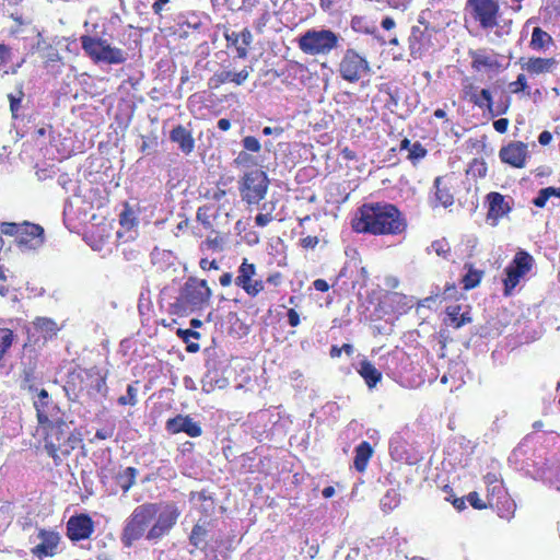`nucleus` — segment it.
<instances>
[{"instance_id":"09e8293b","label":"nucleus","mask_w":560,"mask_h":560,"mask_svg":"<svg viewBox=\"0 0 560 560\" xmlns=\"http://www.w3.org/2000/svg\"><path fill=\"white\" fill-rule=\"evenodd\" d=\"M209 381H203L202 388L205 392L210 393L214 389V387L224 388L226 386L228 381L225 378H218L208 375Z\"/></svg>"},{"instance_id":"338daca9","label":"nucleus","mask_w":560,"mask_h":560,"mask_svg":"<svg viewBox=\"0 0 560 560\" xmlns=\"http://www.w3.org/2000/svg\"><path fill=\"white\" fill-rule=\"evenodd\" d=\"M60 55L56 49H50V51L47 54L46 62L47 63H54L60 61Z\"/></svg>"},{"instance_id":"423d86ee","label":"nucleus","mask_w":560,"mask_h":560,"mask_svg":"<svg viewBox=\"0 0 560 560\" xmlns=\"http://www.w3.org/2000/svg\"><path fill=\"white\" fill-rule=\"evenodd\" d=\"M268 186L267 174L260 170H253L243 177L240 187L242 199L248 205H257L265 198Z\"/></svg>"},{"instance_id":"3c124183","label":"nucleus","mask_w":560,"mask_h":560,"mask_svg":"<svg viewBox=\"0 0 560 560\" xmlns=\"http://www.w3.org/2000/svg\"><path fill=\"white\" fill-rule=\"evenodd\" d=\"M425 154L427 150L419 142H415L411 144V148L409 149L408 158L410 160L417 161L424 158Z\"/></svg>"},{"instance_id":"de8ad7c7","label":"nucleus","mask_w":560,"mask_h":560,"mask_svg":"<svg viewBox=\"0 0 560 560\" xmlns=\"http://www.w3.org/2000/svg\"><path fill=\"white\" fill-rule=\"evenodd\" d=\"M270 20H271L270 12L268 10H265L261 13V15L254 21V24H253L254 30L259 34L264 33V30Z\"/></svg>"},{"instance_id":"2f4dec72","label":"nucleus","mask_w":560,"mask_h":560,"mask_svg":"<svg viewBox=\"0 0 560 560\" xmlns=\"http://www.w3.org/2000/svg\"><path fill=\"white\" fill-rule=\"evenodd\" d=\"M479 97L481 98V101H483L485 107L488 108V110L490 112V114L492 116H499L501 114H504L508 110V105H505L502 108L498 107L497 109H493L491 92L487 89H482L480 91Z\"/></svg>"},{"instance_id":"473e14b6","label":"nucleus","mask_w":560,"mask_h":560,"mask_svg":"<svg viewBox=\"0 0 560 560\" xmlns=\"http://www.w3.org/2000/svg\"><path fill=\"white\" fill-rule=\"evenodd\" d=\"M138 383L129 384L127 386V393L126 395H122L118 398V404L126 406H135L138 402L137 395H138Z\"/></svg>"},{"instance_id":"58836bf2","label":"nucleus","mask_w":560,"mask_h":560,"mask_svg":"<svg viewBox=\"0 0 560 560\" xmlns=\"http://www.w3.org/2000/svg\"><path fill=\"white\" fill-rule=\"evenodd\" d=\"M24 92L22 84L19 86L18 95L9 94L8 98L10 102V110L13 118H18V112L21 107V102L23 100Z\"/></svg>"},{"instance_id":"5fc2aeb1","label":"nucleus","mask_w":560,"mask_h":560,"mask_svg":"<svg viewBox=\"0 0 560 560\" xmlns=\"http://www.w3.org/2000/svg\"><path fill=\"white\" fill-rule=\"evenodd\" d=\"M272 221V215L270 213H259L255 218V222L258 226H266L268 223Z\"/></svg>"},{"instance_id":"6e6552de","label":"nucleus","mask_w":560,"mask_h":560,"mask_svg":"<svg viewBox=\"0 0 560 560\" xmlns=\"http://www.w3.org/2000/svg\"><path fill=\"white\" fill-rule=\"evenodd\" d=\"M471 16L482 28H493L498 25L500 7L495 0H467Z\"/></svg>"},{"instance_id":"79ce46f5","label":"nucleus","mask_w":560,"mask_h":560,"mask_svg":"<svg viewBox=\"0 0 560 560\" xmlns=\"http://www.w3.org/2000/svg\"><path fill=\"white\" fill-rule=\"evenodd\" d=\"M172 289L164 288L160 293V303L162 307H165L170 314L173 313L175 303L172 301Z\"/></svg>"},{"instance_id":"b1692460","label":"nucleus","mask_w":560,"mask_h":560,"mask_svg":"<svg viewBox=\"0 0 560 560\" xmlns=\"http://www.w3.org/2000/svg\"><path fill=\"white\" fill-rule=\"evenodd\" d=\"M50 404V397L46 389H40L37 395V399L34 401V407L37 411V418L39 423L44 424L48 422V417L46 415L47 408Z\"/></svg>"},{"instance_id":"dca6fc26","label":"nucleus","mask_w":560,"mask_h":560,"mask_svg":"<svg viewBox=\"0 0 560 560\" xmlns=\"http://www.w3.org/2000/svg\"><path fill=\"white\" fill-rule=\"evenodd\" d=\"M201 16L197 13H182L177 15V36L180 38H198Z\"/></svg>"},{"instance_id":"f03ea898","label":"nucleus","mask_w":560,"mask_h":560,"mask_svg":"<svg viewBox=\"0 0 560 560\" xmlns=\"http://www.w3.org/2000/svg\"><path fill=\"white\" fill-rule=\"evenodd\" d=\"M81 439L74 434L69 424L63 421H57L48 429L45 439V451L54 459L56 465L62 462V457L70 453L79 445Z\"/></svg>"},{"instance_id":"774afa93","label":"nucleus","mask_w":560,"mask_h":560,"mask_svg":"<svg viewBox=\"0 0 560 560\" xmlns=\"http://www.w3.org/2000/svg\"><path fill=\"white\" fill-rule=\"evenodd\" d=\"M200 267L203 269V270H209V269H219V266L217 264L215 260H208V259H201L200 260Z\"/></svg>"},{"instance_id":"c9c22d12","label":"nucleus","mask_w":560,"mask_h":560,"mask_svg":"<svg viewBox=\"0 0 560 560\" xmlns=\"http://www.w3.org/2000/svg\"><path fill=\"white\" fill-rule=\"evenodd\" d=\"M459 307L453 308L448 315L451 319V325L455 328H460L462 326L471 322V317L468 313L458 314Z\"/></svg>"},{"instance_id":"7c9ffc66","label":"nucleus","mask_w":560,"mask_h":560,"mask_svg":"<svg viewBox=\"0 0 560 560\" xmlns=\"http://www.w3.org/2000/svg\"><path fill=\"white\" fill-rule=\"evenodd\" d=\"M442 179L438 177L434 182L435 186V201L436 203L448 207L453 203V196L450 194V191L446 188L441 187Z\"/></svg>"},{"instance_id":"aec40b11","label":"nucleus","mask_w":560,"mask_h":560,"mask_svg":"<svg viewBox=\"0 0 560 560\" xmlns=\"http://www.w3.org/2000/svg\"><path fill=\"white\" fill-rule=\"evenodd\" d=\"M558 62L555 58H529L526 62L522 63V69L530 74L549 73L555 70Z\"/></svg>"},{"instance_id":"f704fd0d","label":"nucleus","mask_w":560,"mask_h":560,"mask_svg":"<svg viewBox=\"0 0 560 560\" xmlns=\"http://www.w3.org/2000/svg\"><path fill=\"white\" fill-rule=\"evenodd\" d=\"M429 250L434 252L438 256L448 259L451 253V246L445 238L436 240L432 242Z\"/></svg>"},{"instance_id":"4c0bfd02","label":"nucleus","mask_w":560,"mask_h":560,"mask_svg":"<svg viewBox=\"0 0 560 560\" xmlns=\"http://www.w3.org/2000/svg\"><path fill=\"white\" fill-rule=\"evenodd\" d=\"M482 272L469 269L463 278L464 288L466 290L477 287L481 280Z\"/></svg>"},{"instance_id":"9d476101","label":"nucleus","mask_w":560,"mask_h":560,"mask_svg":"<svg viewBox=\"0 0 560 560\" xmlns=\"http://www.w3.org/2000/svg\"><path fill=\"white\" fill-rule=\"evenodd\" d=\"M256 266L249 264L246 258L238 267L237 277L235 278V284L242 288L249 296L254 298L264 290V282L261 280H255Z\"/></svg>"},{"instance_id":"ddd939ff","label":"nucleus","mask_w":560,"mask_h":560,"mask_svg":"<svg viewBox=\"0 0 560 560\" xmlns=\"http://www.w3.org/2000/svg\"><path fill=\"white\" fill-rule=\"evenodd\" d=\"M45 243L44 229L27 221L23 222L22 232L19 237V246L22 249L36 250Z\"/></svg>"},{"instance_id":"6ab92c4d","label":"nucleus","mask_w":560,"mask_h":560,"mask_svg":"<svg viewBox=\"0 0 560 560\" xmlns=\"http://www.w3.org/2000/svg\"><path fill=\"white\" fill-rule=\"evenodd\" d=\"M175 523V510L166 509L159 514L156 523L148 532L147 538L150 540L159 539L163 535L167 534L173 524Z\"/></svg>"},{"instance_id":"f8f14e48","label":"nucleus","mask_w":560,"mask_h":560,"mask_svg":"<svg viewBox=\"0 0 560 560\" xmlns=\"http://www.w3.org/2000/svg\"><path fill=\"white\" fill-rule=\"evenodd\" d=\"M94 532V523L86 514L71 516L67 522V536L72 541L89 538Z\"/></svg>"},{"instance_id":"c85d7f7f","label":"nucleus","mask_w":560,"mask_h":560,"mask_svg":"<svg viewBox=\"0 0 560 560\" xmlns=\"http://www.w3.org/2000/svg\"><path fill=\"white\" fill-rule=\"evenodd\" d=\"M225 39L229 45L237 46L244 44L245 46H249L253 42L252 33L245 28L241 33L231 32L225 33Z\"/></svg>"},{"instance_id":"393cba45","label":"nucleus","mask_w":560,"mask_h":560,"mask_svg":"<svg viewBox=\"0 0 560 560\" xmlns=\"http://www.w3.org/2000/svg\"><path fill=\"white\" fill-rule=\"evenodd\" d=\"M137 472L138 470L136 468L127 467L116 475V482L122 489L124 493L133 486Z\"/></svg>"},{"instance_id":"69168bd1","label":"nucleus","mask_w":560,"mask_h":560,"mask_svg":"<svg viewBox=\"0 0 560 560\" xmlns=\"http://www.w3.org/2000/svg\"><path fill=\"white\" fill-rule=\"evenodd\" d=\"M552 140V135L549 132V131H542L539 137H538V141L541 145H547L551 142Z\"/></svg>"},{"instance_id":"e2e57ef3","label":"nucleus","mask_w":560,"mask_h":560,"mask_svg":"<svg viewBox=\"0 0 560 560\" xmlns=\"http://www.w3.org/2000/svg\"><path fill=\"white\" fill-rule=\"evenodd\" d=\"M313 287L315 290L320 291V292H326L329 290V284L324 279H316L313 282Z\"/></svg>"},{"instance_id":"72a5a7b5","label":"nucleus","mask_w":560,"mask_h":560,"mask_svg":"<svg viewBox=\"0 0 560 560\" xmlns=\"http://www.w3.org/2000/svg\"><path fill=\"white\" fill-rule=\"evenodd\" d=\"M35 326L37 327V329H39L40 331L45 332L50 337L56 335L58 330L57 324L52 319L46 317L37 318L35 322Z\"/></svg>"},{"instance_id":"a19ab883","label":"nucleus","mask_w":560,"mask_h":560,"mask_svg":"<svg viewBox=\"0 0 560 560\" xmlns=\"http://www.w3.org/2000/svg\"><path fill=\"white\" fill-rule=\"evenodd\" d=\"M495 63L494 59L491 56L485 54H476L474 56L472 66L477 70L481 68H491Z\"/></svg>"},{"instance_id":"37998d69","label":"nucleus","mask_w":560,"mask_h":560,"mask_svg":"<svg viewBox=\"0 0 560 560\" xmlns=\"http://www.w3.org/2000/svg\"><path fill=\"white\" fill-rule=\"evenodd\" d=\"M237 166L250 167L257 164L256 159L246 151H241L234 160Z\"/></svg>"},{"instance_id":"9b49d317","label":"nucleus","mask_w":560,"mask_h":560,"mask_svg":"<svg viewBox=\"0 0 560 560\" xmlns=\"http://www.w3.org/2000/svg\"><path fill=\"white\" fill-rule=\"evenodd\" d=\"M183 299L192 306H199L211 296L206 280L189 279L183 289Z\"/></svg>"},{"instance_id":"a211bd4d","label":"nucleus","mask_w":560,"mask_h":560,"mask_svg":"<svg viewBox=\"0 0 560 560\" xmlns=\"http://www.w3.org/2000/svg\"><path fill=\"white\" fill-rule=\"evenodd\" d=\"M487 198L489 203L487 220L490 221L491 225H497L499 219L510 211L509 203L499 192H490Z\"/></svg>"},{"instance_id":"cd10ccee","label":"nucleus","mask_w":560,"mask_h":560,"mask_svg":"<svg viewBox=\"0 0 560 560\" xmlns=\"http://www.w3.org/2000/svg\"><path fill=\"white\" fill-rule=\"evenodd\" d=\"M552 43V37L541 30L540 27H535L533 30L532 39H530V47L533 49H542L548 44Z\"/></svg>"},{"instance_id":"603ef678","label":"nucleus","mask_w":560,"mask_h":560,"mask_svg":"<svg viewBox=\"0 0 560 560\" xmlns=\"http://www.w3.org/2000/svg\"><path fill=\"white\" fill-rule=\"evenodd\" d=\"M510 88L513 93L523 92L527 89V81L524 74H518L516 81L510 84Z\"/></svg>"},{"instance_id":"680f3d73","label":"nucleus","mask_w":560,"mask_h":560,"mask_svg":"<svg viewBox=\"0 0 560 560\" xmlns=\"http://www.w3.org/2000/svg\"><path fill=\"white\" fill-rule=\"evenodd\" d=\"M301 244L304 248H314L318 244L316 236H306L302 238Z\"/></svg>"},{"instance_id":"412c9836","label":"nucleus","mask_w":560,"mask_h":560,"mask_svg":"<svg viewBox=\"0 0 560 560\" xmlns=\"http://www.w3.org/2000/svg\"><path fill=\"white\" fill-rule=\"evenodd\" d=\"M358 373L363 377L369 388H373L382 380V373L370 362L363 360L360 363Z\"/></svg>"},{"instance_id":"49530a36","label":"nucleus","mask_w":560,"mask_h":560,"mask_svg":"<svg viewBox=\"0 0 560 560\" xmlns=\"http://www.w3.org/2000/svg\"><path fill=\"white\" fill-rule=\"evenodd\" d=\"M173 390L172 389H164L160 393L159 401L155 406V411L159 409H163L164 407L170 409L171 408V401H172Z\"/></svg>"},{"instance_id":"7ed1b4c3","label":"nucleus","mask_w":560,"mask_h":560,"mask_svg":"<svg viewBox=\"0 0 560 560\" xmlns=\"http://www.w3.org/2000/svg\"><path fill=\"white\" fill-rule=\"evenodd\" d=\"M340 36L328 28L307 30L298 39L299 48L310 56H328L339 46Z\"/></svg>"},{"instance_id":"bf43d9fd","label":"nucleus","mask_w":560,"mask_h":560,"mask_svg":"<svg viewBox=\"0 0 560 560\" xmlns=\"http://www.w3.org/2000/svg\"><path fill=\"white\" fill-rule=\"evenodd\" d=\"M508 126L509 119L506 118H500L493 122L494 129L500 133H504L508 130Z\"/></svg>"},{"instance_id":"39448f33","label":"nucleus","mask_w":560,"mask_h":560,"mask_svg":"<svg viewBox=\"0 0 560 560\" xmlns=\"http://www.w3.org/2000/svg\"><path fill=\"white\" fill-rule=\"evenodd\" d=\"M158 513L155 504H142L137 506L126 521L121 535V541L126 547H130L133 541L141 538L149 524Z\"/></svg>"},{"instance_id":"2eb2a0df","label":"nucleus","mask_w":560,"mask_h":560,"mask_svg":"<svg viewBox=\"0 0 560 560\" xmlns=\"http://www.w3.org/2000/svg\"><path fill=\"white\" fill-rule=\"evenodd\" d=\"M499 155L502 162L506 164L517 168L524 167L527 156V145L523 142H512L503 147Z\"/></svg>"},{"instance_id":"f257e3e1","label":"nucleus","mask_w":560,"mask_h":560,"mask_svg":"<svg viewBox=\"0 0 560 560\" xmlns=\"http://www.w3.org/2000/svg\"><path fill=\"white\" fill-rule=\"evenodd\" d=\"M352 226L359 233L399 234L405 230L406 222L394 205L376 202L363 205Z\"/></svg>"},{"instance_id":"052dcab7","label":"nucleus","mask_w":560,"mask_h":560,"mask_svg":"<svg viewBox=\"0 0 560 560\" xmlns=\"http://www.w3.org/2000/svg\"><path fill=\"white\" fill-rule=\"evenodd\" d=\"M288 323L292 327H296L300 324V316L298 312L293 308L288 311Z\"/></svg>"},{"instance_id":"864d4df0","label":"nucleus","mask_w":560,"mask_h":560,"mask_svg":"<svg viewBox=\"0 0 560 560\" xmlns=\"http://www.w3.org/2000/svg\"><path fill=\"white\" fill-rule=\"evenodd\" d=\"M467 500L475 509L481 510L486 508V504L482 502L477 492H470L467 497Z\"/></svg>"},{"instance_id":"c03bdc74","label":"nucleus","mask_w":560,"mask_h":560,"mask_svg":"<svg viewBox=\"0 0 560 560\" xmlns=\"http://www.w3.org/2000/svg\"><path fill=\"white\" fill-rule=\"evenodd\" d=\"M207 530L201 525H196L190 534V541L194 546L200 547L205 541Z\"/></svg>"},{"instance_id":"20e7f679","label":"nucleus","mask_w":560,"mask_h":560,"mask_svg":"<svg viewBox=\"0 0 560 560\" xmlns=\"http://www.w3.org/2000/svg\"><path fill=\"white\" fill-rule=\"evenodd\" d=\"M84 52L94 61L106 65H120L127 60V54L112 46L106 39L98 36L82 35L80 37Z\"/></svg>"},{"instance_id":"e433bc0d","label":"nucleus","mask_w":560,"mask_h":560,"mask_svg":"<svg viewBox=\"0 0 560 560\" xmlns=\"http://www.w3.org/2000/svg\"><path fill=\"white\" fill-rule=\"evenodd\" d=\"M399 503V495L395 490L387 491L381 500L382 510L387 512L392 511Z\"/></svg>"},{"instance_id":"ea45409f","label":"nucleus","mask_w":560,"mask_h":560,"mask_svg":"<svg viewBox=\"0 0 560 560\" xmlns=\"http://www.w3.org/2000/svg\"><path fill=\"white\" fill-rule=\"evenodd\" d=\"M23 223H13V222H3L1 224V233L9 235V236H15L16 241L19 242L20 234L22 232Z\"/></svg>"},{"instance_id":"6e6d98bb","label":"nucleus","mask_w":560,"mask_h":560,"mask_svg":"<svg viewBox=\"0 0 560 560\" xmlns=\"http://www.w3.org/2000/svg\"><path fill=\"white\" fill-rule=\"evenodd\" d=\"M470 92H467V95L469 96V100L470 102H472L476 106H478L479 108H485V103L483 101H481V98L479 97V94H477L475 91H474V88L470 86L469 88Z\"/></svg>"},{"instance_id":"4d7b16f0","label":"nucleus","mask_w":560,"mask_h":560,"mask_svg":"<svg viewBox=\"0 0 560 560\" xmlns=\"http://www.w3.org/2000/svg\"><path fill=\"white\" fill-rule=\"evenodd\" d=\"M114 434V428H104V429H100L96 431L95 433V439H98V440H106V439H110Z\"/></svg>"},{"instance_id":"8fccbe9b","label":"nucleus","mask_w":560,"mask_h":560,"mask_svg":"<svg viewBox=\"0 0 560 560\" xmlns=\"http://www.w3.org/2000/svg\"><path fill=\"white\" fill-rule=\"evenodd\" d=\"M136 218L130 209H125L119 215V222L122 228L130 230L135 225Z\"/></svg>"},{"instance_id":"bb28decb","label":"nucleus","mask_w":560,"mask_h":560,"mask_svg":"<svg viewBox=\"0 0 560 560\" xmlns=\"http://www.w3.org/2000/svg\"><path fill=\"white\" fill-rule=\"evenodd\" d=\"M177 144L186 154L190 153L195 148V140L190 131L180 126H177Z\"/></svg>"},{"instance_id":"c756f323","label":"nucleus","mask_w":560,"mask_h":560,"mask_svg":"<svg viewBox=\"0 0 560 560\" xmlns=\"http://www.w3.org/2000/svg\"><path fill=\"white\" fill-rule=\"evenodd\" d=\"M177 337L182 338L186 343V350L190 353H195L199 350V345L191 339H199L200 334L190 329H177Z\"/></svg>"},{"instance_id":"0e129e2a","label":"nucleus","mask_w":560,"mask_h":560,"mask_svg":"<svg viewBox=\"0 0 560 560\" xmlns=\"http://www.w3.org/2000/svg\"><path fill=\"white\" fill-rule=\"evenodd\" d=\"M548 199L549 198L546 196V192H544L542 190H539L538 196L534 199L533 202L536 207L542 208V207H545Z\"/></svg>"},{"instance_id":"f3484780","label":"nucleus","mask_w":560,"mask_h":560,"mask_svg":"<svg viewBox=\"0 0 560 560\" xmlns=\"http://www.w3.org/2000/svg\"><path fill=\"white\" fill-rule=\"evenodd\" d=\"M252 70L253 69L250 67H244L240 71L223 69L221 71L215 72L213 77L210 79V82L211 84H213L214 88H218L219 85L229 82L235 83L236 85H242L248 79Z\"/></svg>"},{"instance_id":"4468645a","label":"nucleus","mask_w":560,"mask_h":560,"mask_svg":"<svg viewBox=\"0 0 560 560\" xmlns=\"http://www.w3.org/2000/svg\"><path fill=\"white\" fill-rule=\"evenodd\" d=\"M39 542L32 549V552L38 558L52 557L60 541V536L57 532L39 529L37 534Z\"/></svg>"},{"instance_id":"5701e85b","label":"nucleus","mask_w":560,"mask_h":560,"mask_svg":"<svg viewBox=\"0 0 560 560\" xmlns=\"http://www.w3.org/2000/svg\"><path fill=\"white\" fill-rule=\"evenodd\" d=\"M179 432H184L191 438H196L199 436L202 431L200 425L188 416L182 417L177 415V433Z\"/></svg>"},{"instance_id":"a18cd8bd","label":"nucleus","mask_w":560,"mask_h":560,"mask_svg":"<svg viewBox=\"0 0 560 560\" xmlns=\"http://www.w3.org/2000/svg\"><path fill=\"white\" fill-rule=\"evenodd\" d=\"M242 144H243V148H244V151L246 152H259L260 149H261V144L259 142V140L253 136H246L243 140H242Z\"/></svg>"},{"instance_id":"0eeeda50","label":"nucleus","mask_w":560,"mask_h":560,"mask_svg":"<svg viewBox=\"0 0 560 560\" xmlns=\"http://www.w3.org/2000/svg\"><path fill=\"white\" fill-rule=\"evenodd\" d=\"M371 71L369 61L354 49H347L339 63V73L348 82H358Z\"/></svg>"},{"instance_id":"a878e982","label":"nucleus","mask_w":560,"mask_h":560,"mask_svg":"<svg viewBox=\"0 0 560 560\" xmlns=\"http://www.w3.org/2000/svg\"><path fill=\"white\" fill-rule=\"evenodd\" d=\"M15 335L9 328H0V369L4 365V357L14 341Z\"/></svg>"},{"instance_id":"13d9d810","label":"nucleus","mask_w":560,"mask_h":560,"mask_svg":"<svg viewBox=\"0 0 560 560\" xmlns=\"http://www.w3.org/2000/svg\"><path fill=\"white\" fill-rule=\"evenodd\" d=\"M471 172L474 175L478 174L479 176H485L487 172L486 164L483 162L475 161L471 166Z\"/></svg>"},{"instance_id":"4be33fe9","label":"nucleus","mask_w":560,"mask_h":560,"mask_svg":"<svg viewBox=\"0 0 560 560\" xmlns=\"http://www.w3.org/2000/svg\"><path fill=\"white\" fill-rule=\"evenodd\" d=\"M373 450L368 442H362L355 447L354 467L358 471H364L372 456Z\"/></svg>"},{"instance_id":"1a4fd4ad","label":"nucleus","mask_w":560,"mask_h":560,"mask_svg":"<svg viewBox=\"0 0 560 560\" xmlns=\"http://www.w3.org/2000/svg\"><path fill=\"white\" fill-rule=\"evenodd\" d=\"M533 257L526 252H518L512 262L505 268L506 278L504 279L505 293L509 294L532 268Z\"/></svg>"}]
</instances>
